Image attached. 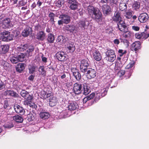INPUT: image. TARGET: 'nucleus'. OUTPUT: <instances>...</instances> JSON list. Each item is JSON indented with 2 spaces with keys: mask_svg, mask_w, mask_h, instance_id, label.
<instances>
[{
  "mask_svg": "<svg viewBox=\"0 0 149 149\" xmlns=\"http://www.w3.org/2000/svg\"><path fill=\"white\" fill-rule=\"evenodd\" d=\"M88 13L92 18L96 21H99L101 19L102 15L101 12L97 8L89 5L87 7Z\"/></svg>",
  "mask_w": 149,
  "mask_h": 149,
  "instance_id": "1",
  "label": "nucleus"
},
{
  "mask_svg": "<svg viewBox=\"0 0 149 149\" xmlns=\"http://www.w3.org/2000/svg\"><path fill=\"white\" fill-rule=\"evenodd\" d=\"M14 35L8 31H6L0 33V39L2 41L8 42L13 40Z\"/></svg>",
  "mask_w": 149,
  "mask_h": 149,
  "instance_id": "2",
  "label": "nucleus"
},
{
  "mask_svg": "<svg viewBox=\"0 0 149 149\" xmlns=\"http://www.w3.org/2000/svg\"><path fill=\"white\" fill-rule=\"evenodd\" d=\"M90 62L88 58L81 60L80 61V69L81 71L84 73L86 72L88 70V68L89 66Z\"/></svg>",
  "mask_w": 149,
  "mask_h": 149,
  "instance_id": "3",
  "label": "nucleus"
},
{
  "mask_svg": "<svg viewBox=\"0 0 149 149\" xmlns=\"http://www.w3.org/2000/svg\"><path fill=\"white\" fill-rule=\"evenodd\" d=\"M106 60L111 62H113L116 58L115 51L113 49L108 50L105 53Z\"/></svg>",
  "mask_w": 149,
  "mask_h": 149,
  "instance_id": "4",
  "label": "nucleus"
},
{
  "mask_svg": "<svg viewBox=\"0 0 149 149\" xmlns=\"http://www.w3.org/2000/svg\"><path fill=\"white\" fill-rule=\"evenodd\" d=\"M67 2L69 6V8L71 10H75L78 9V3L76 0H67Z\"/></svg>",
  "mask_w": 149,
  "mask_h": 149,
  "instance_id": "5",
  "label": "nucleus"
},
{
  "mask_svg": "<svg viewBox=\"0 0 149 149\" xmlns=\"http://www.w3.org/2000/svg\"><path fill=\"white\" fill-rule=\"evenodd\" d=\"M117 27L122 32L126 31L128 28L124 21L120 20L117 23Z\"/></svg>",
  "mask_w": 149,
  "mask_h": 149,
  "instance_id": "6",
  "label": "nucleus"
},
{
  "mask_svg": "<svg viewBox=\"0 0 149 149\" xmlns=\"http://www.w3.org/2000/svg\"><path fill=\"white\" fill-rule=\"evenodd\" d=\"M82 86L81 84L76 83L74 84L73 91L75 94L78 95L82 92Z\"/></svg>",
  "mask_w": 149,
  "mask_h": 149,
  "instance_id": "7",
  "label": "nucleus"
},
{
  "mask_svg": "<svg viewBox=\"0 0 149 149\" xmlns=\"http://www.w3.org/2000/svg\"><path fill=\"white\" fill-rule=\"evenodd\" d=\"M32 28L28 26H26L22 31V35L24 37H27L32 33Z\"/></svg>",
  "mask_w": 149,
  "mask_h": 149,
  "instance_id": "8",
  "label": "nucleus"
},
{
  "mask_svg": "<svg viewBox=\"0 0 149 149\" xmlns=\"http://www.w3.org/2000/svg\"><path fill=\"white\" fill-rule=\"evenodd\" d=\"M15 112L20 115H23L25 113V111L22 107L18 104H15L13 107Z\"/></svg>",
  "mask_w": 149,
  "mask_h": 149,
  "instance_id": "9",
  "label": "nucleus"
},
{
  "mask_svg": "<svg viewBox=\"0 0 149 149\" xmlns=\"http://www.w3.org/2000/svg\"><path fill=\"white\" fill-rule=\"evenodd\" d=\"M87 72L86 76L88 79L93 78L96 76V71L95 69L89 68Z\"/></svg>",
  "mask_w": 149,
  "mask_h": 149,
  "instance_id": "10",
  "label": "nucleus"
},
{
  "mask_svg": "<svg viewBox=\"0 0 149 149\" xmlns=\"http://www.w3.org/2000/svg\"><path fill=\"white\" fill-rule=\"evenodd\" d=\"M135 37L139 39H146L149 37V33L146 34L144 32H138L135 33Z\"/></svg>",
  "mask_w": 149,
  "mask_h": 149,
  "instance_id": "11",
  "label": "nucleus"
},
{
  "mask_svg": "<svg viewBox=\"0 0 149 149\" xmlns=\"http://www.w3.org/2000/svg\"><path fill=\"white\" fill-rule=\"evenodd\" d=\"M141 42L139 41H136L131 45V50L136 53L141 49Z\"/></svg>",
  "mask_w": 149,
  "mask_h": 149,
  "instance_id": "12",
  "label": "nucleus"
},
{
  "mask_svg": "<svg viewBox=\"0 0 149 149\" xmlns=\"http://www.w3.org/2000/svg\"><path fill=\"white\" fill-rule=\"evenodd\" d=\"M149 17L148 14L145 13H141L138 17V19L141 23H144L147 21Z\"/></svg>",
  "mask_w": 149,
  "mask_h": 149,
  "instance_id": "13",
  "label": "nucleus"
},
{
  "mask_svg": "<svg viewBox=\"0 0 149 149\" xmlns=\"http://www.w3.org/2000/svg\"><path fill=\"white\" fill-rule=\"evenodd\" d=\"M46 34L44 31H38L36 35V38L39 41H43L45 38Z\"/></svg>",
  "mask_w": 149,
  "mask_h": 149,
  "instance_id": "14",
  "label": "nucleus"
},
{
  "mask_svg": "<svg viewBox=\"0 0 149 149\" xmlns=\"http://www.w3.org/2000/svg\"><path fill=\"white\" fill-rule=\"evenodd\" d=\"M102 8L103 13L105 15H108L111 12L110 7L107 4L103 5Z\"/></svg>",
  "mask_w": 149,
  "mask_h": 149,
  "instance_id": "15",
  "label": "nucleus"
},
{
  "mask_svg": "<svg viewBox=\"0 0 149 149\" xmlns=\"http://www.w3.org/2000/svg\"><path fill=\"white\" fill-rule=\"evenodd\" d=\"M59 18L62 19L64 23L68 24L70 21V17L69 15L66 14H61L60 15Z\"/></svg>",
  "mask_w": 149,
  "mask_h": 149,
  "instance_id": "16",
  "label": "nucleus"
},
{
  "mask_svg": "<svg viewBox=\"0 0 149 149\" xmlns=\"http://www.w3.org/2000/svg\"><path fill=\"white\" fill-rule=\"evenodd\" d=\"M83 94L85 95L88 94L91 92V89L89 85L88 84H85L83 85L82 90Z\"/></svg>",
  "mask_w": 149,
  "mask_h": 149,
  "instance_id": "17",
  "label": "nucleus"
},
{
  "mask_svg": "<svg viewBox=\"0 0 149 149\" xmlns=\"http://www.w3.org/2000/svg\"><path fill=\"white\" fill-rule=\"evenodd\" d=\"M56 57L60 61H64L66 58L65 54L63 52H59L56 55Z\"/></svg>",
  "mask_w": 149,
  "mask_h": 149,
  "instance_id": "18",
  "label": "nucleus"
},
{
  "mask_svg": "<svg viewBox=\"0 0 149 149\" xmlns=\"http://www.w3.org/2000/svg\"><path fill=\"white\" fill-rule=\"evenodd\" d=\"M121 17L120 16V13L118 11H116L114 16L112 17L113 21L116 22H119L121 20Z\"/></svg>",
  "mask_w": 149,
  "mask_h": 149,
  "instance_id": "19",
  "label": "nucleus"
},
{
  "mask_svg": "<svg viewBox=\"0 0 149 149\" xmlns=\"http://www.w3.org/2000/svg\"><path fill=\"white\" fill-rule=\"evenodd\" d=\"M9 46L8 45H1L0 46V54H5L9 49Z\"/></svg>",
  "mask_w": 149,
  "mask_h": 149,
  "instance_id": "20",
  "label": "nucleus"
},
{
  "mask_svg": "<svg viewBox=\"0 0 149 149\" xmlns=\"http://www.w3.org/2000/svg\"><path fill=\"white\" fill-rule=\"evenodd\" d=\"M5 93L7 96L16 97H19L17 93L13 90H7L5 91Z\"/></svg>",
  "mask_w": 149,
  "mask_h": 149,
  "instance_id": "21",
  "label": "nucleus"
},
{
  "mask_svg": "<svg viewBox=\"0 0 149 149\" xmlns=\"http://www.w3.org/2000/svg\"><path fill=\"white\" fill-rule=\"evenodd\" d=\"M57 102L56 97L52 96L49 99V105L51 107H53L56 105Z\"/></svg>",
  "mask_w": 149,
  "mask_h": 149,
  "instance_id": "22",
  "label": "nucleus"
},
{
  "mask_svg": "<svg viewBox=\"0 0 149 149\" xmlns=\"http://www.w3.org/2000/svg\"><path fill=\"white\" fill-rule=\"evenodd\" d=\"M41 94L42 97L45 99H46L49 97L50 98L51 96H52V92L50 91H43L41 92Z\"/></svg>",
  "mask_w": 149,
  "mask_h": 149,
  "instance_id": "23",
  "label": "nucleus"
},
{
  "mask_svg": "<svg viewBox=\"0 0 149 149\" xmlns=\"http://www.w3.org/2000/svg\"><path fill=\"white\" fill-rule=\"evenodd\" d=\"M67 50L70 53H72L75 49V46L73 43H69L67 45Z\"/></svg>",
  "mask_w": 149,
  "mask_h": 149,
  "instance_id": "24",
  "label": "nucleus"
},
{
  "mask_svg": "<svg viewBox=\"0 0 149 149\" xmlns=\"http://www.w3.org/2000/svg\"><path fill=\"white\" fill-rule=\"evenodd\" d=\"M27 47L26 50V54H27L29 55L31 54V55L32 54V52H33L34 49L35 47L34 45H29V44H27Z\"/></svg>",
  "mask_w": 149,
  "mask_h": 149,
  "instance_id": "25",
  "label": "nucleus"
},
{
  "mask_svg": "<svg viewBox=\"0 0 149 149\" xmlns=\"http://www.w3.org/2000/svg\"><path fill=\"white\" fill-rule=\"evenodd\" d=\"M93 55L94 58L97 61H99L101 60L102 58L101 56L100 53L99 51L95 50L93 52Z\"/></svg>",
  "mask_w": 149,
  "mask_h": 149,
  "instance_id": "26",
  "label": "nucleus"
},
{
  "mask_svg": "<svg viewBox=\"0 0 149 149\" xmlns=\"http://www.w3.org/2000/svg\"><path fill=\"white\" fill-rule=\"evenodd\" d=\"M16 71L19 72L21 73L24 69V64L22 63L18 64L15 67Z\"/></svg>",
  "mask_w": 149,
  "mask_h": 149,
  "instance_id": "27",
  "label": "nucleus"
},
{
  "mask_svg": "<svg viewBox=\"0 0 149 149\" xmlns=\"http://www.w3.org/2000/svg\"><path fill=\"white\" fill-rule=\"evenodd\" d=\"M68 105V110L70 111L75 110L78 106L77 104L75 102L70 103Z\"/></svg>",
  "mask_w": 149,
  "mask_h": 149,
  "instance_id": "28",
  "label": "nucleus"
},
{
  "mask_svg": "<svg viewBox=\"0 0 149 149\" xmlns=\"http://www.w3.org/2000/svg\"><path fill=\"white\" fill-rule=\"evenodd\" d=\"M27 44H21L20 46L17 47V50L20 52H26L27 47Z\"/></svg>",
  "mask_w": 149,
  "mask_h": 149,
  "instance_id": "29",
  "label": "nucleus"
},
{
  "mask_svg": "<svg viewBox=\"0 0 149 149\" xmlns=\"http://www.w3.org/2000/svg\"><path fill=\"white\" fill-rule=\"evenodd\" d=\"M40 117L42 119H48L50 116L49 113L47 112H41L39 114Z\"/></svg>",
  "mask_w": 149,
  "mask_h": 149,
  "instance_id": "30",
  "label": "nucleus"
},
{
  "mask_svg": "<svg viewBox=\"0 0 149 149\" xmlns=\"http://www.w3.org/2000/svg\"><path fill=\"white\" fill-rule=\"evenodd\" d=\"M13 119L16 122L19 123H22L23 120V118L18 115L14 116Z\"/></svg>",
  "mask_w": 149,
  "mask_h": 149,
  "instance_id": "31",
  "label": "nucleus"
},
{
  "mask_svg": "<svg viewBox=\"0 0 149 149\" xmlns=\"http://www.w3.org/2000/svg\"><path fill=\"white\" fill-rule=\"evenodd\" d=\"M75 29V26L73 25H68L65 27V29L67 31H69L70 33H73Z\"/></svg>",
  "mask_w": 149,
  "mask_h": 149,
  "instance_id": "32",
  "label": "nucleus"
},
{
  "mask_svg": "<svg viewBox=\"0 0 149 149\" xmlns=\"http://www.w3.org/2000/svg\"><path fill=\"white\" fill-rule=\"evenodd\" d=\"M55 15L52 12H50L49 14L48 17L49 18V21L52 23V24H54L55 21L54 20V17Z\"/></svg>",
  "mask_w": 149,
  "mask_h": 149,
  "instance_id": "33",
  "label": "nucleus"
},
{
  "mask_svg": "<svg viewBox=\"0 0 149 149\" xmlns=\"http://www.w3.org/2000/svg\"><path fill=\"white\" fill-rule=\"evenodd\" d=\"M127 8V6L125 2H123V1L120 2L119 5V8L121 11L125 10Z\"/></svg>",
  "mask_w": 149,
  "mask_h": 149,
  "instance_id": "34",
  "label": "nucleus"
},
{
  "mask_svg": "<svg viewBox=\"0 0 149 149\" xmlns=\"http://www.w3.org/2000/svg\"><path fill=\"white\" fill-rule=\"evenodd\" d=\"M140 3L139 1H134L132 4V7L135 10H137L140 8Z\"/></svg>",
  "mask_w": 149,
  "mask_h": 149,
  "instance_id": "35",
  "label": "nucleus"
},
{
  "mask_svg": "<svg viewBox=\"0 0 149 149\" xmlns=\"http://www.w3.org/2000/svg\"><path fill=\"white\" fill-rule=\"evenodd\" d=\"M54 36L52 33H50L48 35L47 40L50 43L53 42L54 40Z\"/></svg>",
  "mask_w": 149,
  "mask_h": 149,
  "instance_id": "36",
  "label": "nucleus"
},
{
  "mask_svg": "<svg viewBox=\"0 0 149 149\" xmlns=\"http://www.w3.org/2000/svg\"><path fill=\"white\" fill-rule=\"evenodd\" d=\"M123 66L121 62L119 61H116L115 63V70L116 71L120 69Z\"/></svg>",
  "mask_w": 149,
  "mask_h": 149,
  "instance_id": "37",
  "label": "nucleus"
},
{
  "mask_svg": "<svg viewBox=\"0 0 149 149\" xmlns=\"http://www.w3.org/2000/svg\"><path fill=\"white\" fill-rule=\"evenodd\" d=\"M25 56V55L22 53H19L17 56L19 62H22L24 60Z\"/></svg>",
  "mask_w": 149,
  "mask_h": 149,
  "instance_id": "38",
  "label": "nucleus"
},
{
  "mask_svg": "<svg viewBox=\"0 0 149 149\" xmlns=\"http://www.w3.org/2000/svg\"><path fill=\"white\" fill-rule=\"evenodd\" d=\"M1 63L5 70L7 69L10 66V65L9 63L4 60L1 61Z\"/></svg>",
  "mask_w": 149,
  "mask_h": 149,
  "instance_id": "39",
  "label": "nucleus"
},
{
  "mask_svg": "<svg viewBox=\"0 0 149 149\" xmlns=\"http://www.w3.org/2000/svg\"><path fill=\"white\" fill-rule=\"evenodd\" d=\"M10 19L9 18H7L3 19L2 24L6 27H8L10 25Z\"/></svg>",
  "mask_w": 149,
  "mask_h": 149,
  "instance_id": "40",
  "label": "nucleus"
},
{
  "mask_svg": "<svg viewBox=\"0 0 149 149\" xmlns=\"http://www.w3.org/2000/svg\"><path fill=\"white\" fill-rule=\"evenodd\" d=\"M57 40L62 44H65L66 41V39L62 36H60L58 37Z\"/></svg>",
  "mask_w": 149,
  "mask_h": 149,
  "instance_id": "41",
  "label": "nucleus"
},
{
  "mask_svg": "<svg viewBox=\"0 0 149 149\" xmlns=\"http://www.w3.org/2000/svg\"><path fill=\"white\" fill-rule=\"evenodd\" d=\"M38 71L43 76H45L46 71L44 69V66H40L38 68Z\"/></svg>",
  "mask_w": 149,
  "mask_h": 149,
  "instance_id": "42",
  "label": "nucleus"
},
{
  "mask_svg": "<svg viewBox=\"0 0 149 149\" xmlns=\"http://www.w3.org/2000/svg\"><path fill=\"white\" fill-rule=\"evenodd\" d=\"M36 66L34 65H30L29 68V73L30 74L33 73L36 71Z\"/></svg>",
  "mask_w": 149,
  "mask_h": 149,
  "instance_id": "43",
  "label": "nucleus"
},
{
  "mask_svg": "<svg viewBox=\"0 0 149 149\" xmlns=\"http://www.w3.org/2000/svg\"><path fill=\"white\" fill-rule=\"evenodd\" d=\"M95 93V100L98 101L100 100L101 98L102 97V94H101L99 91H97Z\"/></svg>",
  "mask_w": 149,
  "mask_h": 149,
  "instance_id": "44",
  "label": "nucleus"
},
{
  "mask_svg": "<svg viewBox=\"0 0 149 149\" xmlns=\"http://www.w3.org/2000/svg\"><path fill=\"white\" fill-rule=\"evenodd\" d=\"M10 60L13 63H17L19 62L17 56L10 57Z\"/></svg>",
  "mask_w": 149,
  "mask_h": 149,
  "instance_id": "45",
  "label": "nucleus"
},
{
  "mask_svg": "<svg viewBox=\"0 0 149 149\" xmlns=\"http://www.w3.org/2000/svg\"><path fill=\"white\" fill-rule=\"evenodd\" d=\"M73 75L77 80L79 81L81 79V76L79 72L73 74Z\"/></svg>",
  "mask_w": 149,
  "mask_h": 149,
  "instance_id": "46",
  "label": "nucleus"
},
{
  "mask_svg": "<svg viewBox=\"0 0 149 149\" xmlns=\"http://www.w3.org/2000/svg\"><path fill=\"white\" fill-rule=\"evenodd\" d=\"M29 93L25 90H22L20 93V94L21 96L25 99L26 97V96L28 95Z\"/></svg>",
  "mask_w": 149,
  "mask_h": 149,
  "instance_id": "47",
  "label": "nucleus"
},
{
  "mask_svg": "<svg viewBox=\"0 0 149 149\" xmlns=\"http://www.w3.org/2000/svg\"><path fill=\"white\" fill-rule=\"evenodd\" d=\"M132 10H129L125 13V16L127 19H130L132 15Z\"/></svg>",
  "mask_w": 149,
  "mask_h": 149,
  "instance_id": "48",
  "label": "nucleus"
},
{
  "mask_svg": "<svg viewBox=\"0 0 149 149\" xmlns=\"http://www.w3.org/2000/svg\"><path fill=\"white\" fill-rule=\"evenodd\" d=\"M123 33H125L124 36L125 38L129 37L131 36V32L130 31H129L128 28L126 31H125V32H123Z\"/></svg>",
  "mask_w": 149,
  "mask_h": 149,
  "instance_id": "49",
  "label": "nucleus"
},
{
  "mask_svg": "<svg viewBox=\"0 0 149 149\" xmlns=\"http://www.w3.org/2000/svg\"><path fill=\"white\" fill-rule=\"evenodd\" d=\"M108 91L107 88H104L102 89L100 92V93L102 94V96L103 97L107 93Z\"/></svg>",
  "mask_w": 149,
  "mask_h": 149,
  "instance_id": "50",
  "label": "nucleus"
},
{
  "mask_svg": "<svg viewBox=\"0 0 149 149\" xmlns=\"http://www.w3.org/2000/svg\"><path fill=\"white\" fill-rule=\"evenodd\" d=\"M48 71L49 73L51 75H53L54 74L55 69L52 66H50L49 67H48Z\"/></svg>",
  "mask_w": 149,
  "mask_h": 149,
  "instance_id": "51",
  "label": "nucleus"
},
{
  "mask_svg": "<svg viewBox=\"0 0 149 149\" xmlns=\"http://www.w3.org/2000/svg\"><path fill=\"white\" fill-rule=\"evenodd\" d=\"M79 26L81 28H84L86 26L85 22L84 21H80L78 23Z\"/></svg>",
  "mask_w": 149,
  "mask_h": 149,
  "instance_id": "52",
  "label": "nucleus"
},
{
  "mask_svg": "<svg viewBox=\"0 0 149 149\" xmlns=\"http://www.w3.org/2000/svg\"><path fill=\"white\" fill-rule=\"evenodd\" d=\"M27 120L29 122L33 121L34 119V117L32 114H29L27 115Z\"/></svg>",
  "mask_w": 149,
  "mask_h": 149,
  "instance_id": "53",
  "label": "nucleus"
},
{
  "mask_svg": "<svg viewBox=\"0 0 149 149\" xmlns=\"http://www.w3.org/2000/svg\"><path fill=\"white\" fill-rule=\"evenodd\" d=\"M118 52L119 54V56L121 57L125 54L127 52L126 50H123L122 49H119L118 51Z\"/></svg>",
  "mask_w": 149,
  "mask_h": 149,
  "instance_id": "54",
  "label": "nucleus"
},
{
  "mask_svg": "<svg viewBox=\"0 0 149 149\" xmlns=\"http://www.w3.org/2000/svg\"><path fill=\"white\" fill-rule=\"evenodd\" d=\"M64 1L63 0H58L56 3V4L57 6L59 7H60L63 4Z\"/></svg>",
  "mask_w": 149,
  "mask_h": 149,
  "instance_id": "55",
  "label": "nucleus"
},
{
  "mask_svg": "<svg viewBox=\"0 0 149 149\" xmlns=\"http://www.w3.org/2000/svg\"><path fill=\"white\" fill-rule=\"evenodd\" d=\"M14 125L13 124L11 123H9L7 124H5L3 126L5 128L10 129L13 127Z\"/></svg>",
  "mask_w": 149,
  "mask_h": 149,
  "instance_id": "56",
  "label": "nucleus"
},
{
  "mask_svg": "<svg viewBox=\"0 0 149 149\" xmlns=\"http://www.w3.org/2000/svg\"><path fill=\"white\" fill-rule=\"evenodd\" d=\"M134 61H132L130 62L125 67L126 69H129L132 68L134 65Z\"/></svg>",
  "mask_w": 149,
  "mask_h": 149,
  "instance_id": "57",
  "label": "nucleus"
},
{
  "mask_svg": "<svg viewBox=\"0 0 149 149\" xmlns=\"http://www.w3.org/2000/svg\"><path fill=\"white\" fill-rule=\"evenodd\" d=\"M125 71L123 70H120L117 73V74L120 77H121L124 75L125 74Z\"/></svg>",
  "mask_w": 149,
  "mask_h": 149,
  "instance_id": "58",
  "label": "nucleus"
},
{
  "mask_svg": "<svg viewBox=\"0 0 149 149\" xmlns=\"http://www.w3.org/2000/svg\"><path fill=\"white\" fill-rule=\"evenodd\" d=\"M71 72L73 74L79 72L78 70L76 68L72 67L71 68Z\"/></svg>",
  "mask_w": 149,
  "mask_h": 149,
  "instance_id": "59",
  "label": "nucleus"
},
{
  "mask_svg": "<svg viewBox=\"0 0 149 149\" xmlns=\"http://www.w3.org/2000/svg\"><path fill=\"white\" fill-rule=\"evenodd\" d=\"M29 106L32 108H36L37 107V105L31 101L30 102Z\"/></svg>",
  "mask_w": 149,
  "mask_h": 149,
  "instance_id": "60",
  "label": "nucleus"
},
{
  "mask_svg": "<svg viewBox=\"0 0 149 149\" xmlns=\"http://www.w3.org/2000/svg\"><path fill=\"white\" fill-rule=\"evenodd\" d=\"M41 26L39 24H38L35 26V29L36 31H38L41 29Z\"/></svg>",
  "mask_w": 149,
  "mask_h": 149,
  "instance_id": "61",
  "label": "nucleus"
},
{
  "mask_svg": "<svg viewBox=\"0 0 149 149\" xmlns=\"http://www.w3.org/2000/svg\"><path fill=\"white\" fill-rule=\"evenodd\" d=\"M33 99L32 96L30 95L29 93L28 94V95L26 96V97L25 98L26 100L29 101H31V100Z\"/></svg>",
  "mask_w": 149,
  "mask_h": 149,
  "instance_id": "62",
  "label": "nucleus"
},
{
  "mask_svg": "<svg viewBox=\"0 0 149 149\" xmlns=\"http://www.w3.org/2000/svg\"><path fill=\"white\" fill-rule=\"evenodd\" d=\"M5 85L4 84V83L1 81L0 82V90H1L5 88Z\"/></svg>",
  "mask_w": 149,
  "mask_h": 149,
  "instance_id": "63",
  "label": "nucleus"
},
{
  "mask_svg": "<svg viewBox=\"0 0 149 149\" xmlns=\"http://www.w3.org/2000/svg\"><path fill=\"white\" fill-rule=\"evenodd\" d=\"M42 61L44 63H46L47 62V58L44 56L43 54L41 56Z\"/></svg>",
  "mask_w": 149,
  "mask_h": 149,
  "instance_id": "64",
  "label": "nucleus"
}]
</instances>
